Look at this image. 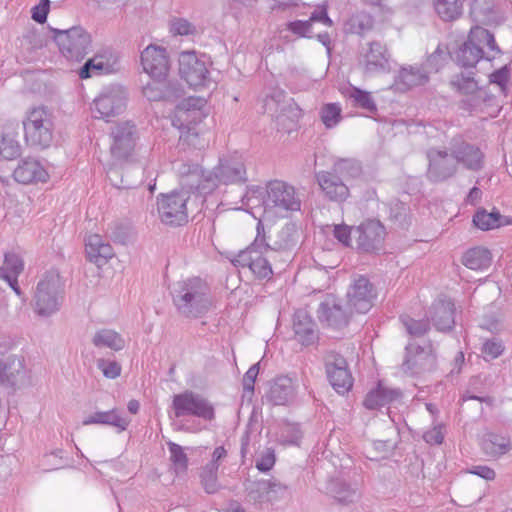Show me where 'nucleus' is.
Segmentation results:
<instances>
[{
    "label": "nucleus",
    "mask_w": 512,
    "mask_h": 512,
    "mask_svg": "<svg viewBox=\"0 0 512 512\" xmlns=\"http://www.w3.org/2000/svg\"><path fill=\"white\" fill-rule=\"evenodd\" d=\"M470 16L476 25L455 53L457 64L463 67H474L481 59L490 61L500 53L493 34L479 25H499L504 21L503 14L485 0H474Z\"/></svg>",
    "instance_id": "nucleus-1"
},
{
    "label": "nucleus",
    "mask_w": 512,
    "mask_h": 512,
    "mask_svg": "<svg viewBox=\"0 0 512 512\" xmlns=\"http://www.w3.org/2000/svg\"><path fill=\"white\" fill-rule=\"evenodd\" d=\"M206 100L202 97L183 99L175 108L172 125L180 131L181 149H202L207 145L204 133L197 125L207 116Z\"/></svg>",
    "instance_id": "nucleus-2"
},
{
    "label": "nucleus",
    "mask_w": 512,
    "mask_h": 512,
    "mask_svg": "<svg viewBox=\"0 0 512 512\" xmlns=\"http://www.w3.org/2000/svg\"><path fill=\"white\" fill-rule=\"evenodd\" d=\"M254 197H262L263 217L268 220L284 218L301 208V200L295 188L280 180L269 182L264 195L258 188L249 189L242 203L249 206Z\"/></svg>",
    "instance_id": "nucleus-3"
},
{
    "label": "nucleus",
    "mask_w": 512,
    "mask_h": 512,
    "mask_svg": "<svg viewBox=\"0 0 512 512\" xmlns=\"http://www.w3.org/2000/svg\"><path fill=\"white\" fill-rule=\"evenodd\" d=\"M273 250L266 240L264 225L258 220L256 237L249 247L240 251L233 259L232 264L242 270L247 269L257 279H270L273 275L271 259Z\"/></svg>",
    "instance_id": "nucleus-4"
},
{
    "label": "nucleus",
    "mask_w": 512,
    "mask_h": 512,
    "mask_svg": "<svg viewBox=\"0 0 512 512\" xmlns=\"http://www.w3.org/2000/svg\"><path fill=\"white\" fill-rule=\"evenodd\" d=\"M208 286L199 277L178 281L173 285L171 295L178 311L187 317H199L210 305Z\"/></svg>",
    "instance_id": "nucleus-5"
},
{
    "label": "nucleus",
    "mask_w": 512,
    "mask_h": 512,
    "mask_svg": "<svg viewBox=\"0 0 512 512\" xmlns=\"http://www.w3.org/2000/svg\"><path fill=\"white\" fill-rule=\"evenodd\" d=\"M26 144L35 150L50 148L55 139V116L44 106L34 107L23 121Z\"/></svg>",
    "instance_id": "nucleus-6"
},
{
    "label": "nucleus",
    "mask_w": 512,
    "mask_h": 512,
    "mask_svg": "<svg viewBox=\"0 0 512 512\" xmlns=\"http://www.w3.org/2000/svg\"><path fill=\"white\" fill-rule=\"evenodd\" d=\"M64 285L57 271L43 275L37 284L34 295V311L40 317H50L61 307Z\"/></svg>",
    "instance_id": "nucleus-7"
},
{
    "label": "nucleus",
    "mask_w": 512,
    "mask_h": 512,
    "mask_svg": "<svg viewBox=\"0 0 512 512\" xmlns=\"http://www.w3.org/2000/svg\"><path fill=\"white\" fill-rule=\"evenodd\" d=\"M60 53L68 60L81 61L92 50V37L81 26L52 29Z\"/></svg>",
    "instance_id": "nucleus-8"
},
{
    "label": "nucleus",
    "mask_w": 512,
    "mask_h": 512,
    "mask_svg": "<svg viewBox=\"0 0 512 512\" xmlns=\"http://www.w3.org/2000/svg\"><path fill=\"white\" fill-rule=\"evenodd\" d=\"M211 61L205 54L183 51L179 55V73L193 88L206 87L211 82L209 67Z\"/></svg>",
    "instance_id": "nucleus-9"
},
{
    "label": "nucleus",
    "mask_w": 512,
    "mask_h": 512,
    "mask_svg": "<svg viewBox=\"0 0 512 512\" xmlns=\"http://www.w3.org/2000/svg\"><path fill=\"white\" fill-rule=\"evenodd\" d=\"M187 191H173L157 198V212L162 223L181 226L188 222Z\"/></svg>",
    "instance_id": "nucleus-10"
},
{
    "label": "nucleus",
    "mask_w": 512,
    "mask_h": 512,
    "mask_svg": "<svg viewBox=\"0 0 512 512\" xmlns=\"http://www.w3.org/2000/svg\"><path fill=\"white\" fill-rule=\"evenodd\" d=\"M126 100V91L122 86H106L92 102V115L94 118L109 121L111 117L118 116L125 110Z\"/></svg>",
    "instance_id": "nucleus-11"
},
{
    "label": "nucleus",
    "mask_w": 512,
    "mask_h": 512,
    "mask_svg": "<svg viewBox=\"0 0 512 512\" xmlns=\"http://www.w3.org/2000/svg\"><path fill=\"white\" fill-rule=\"evenodd\" d=\"M13 343L10 339L0 338V385L15 387L26 377L24 359L10 353Z\"/></svg>",
    "instance_id": "nucleus-12"
},
{
    "label": "nucleus",
    "mask_w": 512,
    "mask_h": 512,
    "mask_svg": "<svg viewBox=\"0 0 512 512\" xmlns=\"http://www.w3.org/2000/svg\"><path fill=\"white\" fill-rule=\"evenodd\" d=\"M174 169L179 177L181 191H196L205 195L214 190L210 171L204 172L199 165L178 161L174 164Z\"/></svg>",
    "instance_id": "nucleus-13"
},
{
    "label": "nucleus",
    "mask_w": 512,
    "mask_h": 512,
    "mask_svg": "<svg viewBox=\"0 0 512 512\" xmlns=\"http://www.w3.org/2000/svg\"><path fill=\"white\" fill-rule=\"evenodd\" d=\"M210 173L214 189L219 184H240L248 179L243 157L236 152L221 157Z\"/></svg>",
    "instance_id": "nucleus-14"
},
{
    "label": "nucleus",
    "mask_w": 512,
    "mask_h": 512,
    "mask_svg": "<svg viewBox=\"0 0 512 512\" xmlns=\"http://www.w3.org/2000/svg\"><path fill=\"white\" fill-rule=\"evenodd\" d=\"M377 292L370 280L359 275L353 278L347 291V304L357 313H367L374 305Z\"/></svg>",
    "instance_id": "nucleus-15"
},
{
    "label": "nucleus",
    "mask_w": 512,
    "mask_h": 512,
    "mask_svg": "<svg viewBox=\"0 0 512 512\" xmlns=\"http://www.w3.org/2000/svg\"><path fill=\"white\" fill-rule=\"evenodd\" d=\"M173 408L176 417L191 415L206 420H211L214 417L212 405L205 398L191 391L175 395Z\"/></svg>",
    "instance_id": "nucleus-16"
},
{
    "label": "nucleus",
    "mask_w": 512,
    "mask_h": 512,
    "mask_svg": "<svg viewBox=\"0 0 512 512\" xmlns=\"http://www.w3.org/2000/svg\"><path fill=\"white\" fill-rule=\"evenodd\" d=\"M325 368L328 380L337 393L345 394L352 388L353 377L342 355L329 352L325 357Z\"/></svg>",
    "instance_id": "nucleus-17"
},
{
    "label": "nucleus",
    "mask_w": 512,
    "mask_h": 512,
    "mask_svg": "<svg viewBox=\"0 0 512 512\" xmlns=\"http://www.w3.org/2000/svg\"><path fill=\"white\" fill-rule=\"evenodd\" d=\"M141 65L156 82L164 81L169 72V58L164 47L149 45L141 52Z\"/></svg>",
    "instance_id": "nucleus-18"
},
{
    "label": "nucleus",
    "mask_w": 512,
    "mask_h": 512,
    "mask_svg": "<svg viewBox=\"0 0 512 512\" xmlns=\"http://www.w3.org/2000/svg\"><path fill=\"white\" fill-rule=\"evenodd\" d=\"M386 232L385 227L378 220H367L353 229V236L358 249L364 252L380 250Z\"/></svg>",
    "instance_id": "nucleus-19"
},
{
    "label": "nucleus",
    "mask_w": 512,
    "mask_h": 512,
    "mask_svg": "<svg viewBox=\"0 0 512 512\" xmlns=\"http://www.w3.org/2000/svg\"><path fill=\"white\" fill-rule=\"evenodd\" d=\"M429 161L427 178L432 182H442L452 177L457 171L455 159L445 150L431 148L427 151Z\"/></svg>",
    "instance_id": "nucleus-20"
},
{
    "label": "nucleus",
    "mask_w": 512,
    "mask_h": 512,
    "mask_svg": "<svg viewBox=\"0 0 512 512\" xmlns=\"http://www.w3.org/2000/svg\"><path fill=\"white\" fill-rule=\"evenodd\" d=\"M405 351V358L401 365V369L406 374H419L422 371L430 369L435 362L430 345L421 347L410 342L406 346Z\"/></svg>",
    "instance_id": "nucleus-21"
},
{
    "label": "nucleus",
    "mask_w": 512,
    "mask_h": 512,
    "mask_svg": "<svg viewBox=\"0 0 512 512\" xmlns=\"http://www.w3.org/2000/svg\"><path fill=\"white\" fill-rule=\"evenodd\" d=\"M284 93L276 91L273 95H269L264 99V108L267 113L275 117L278 130L290 132L296 125V115L291 116L293 111L292 104H285L282 99Z\"/></svg>",
    "instance_id": "nucleus-22"
},
{
    "label": "nucleus",
    "mask_w": 512,
    "mask_h": 512,
    "mask_svg": "<svg viewBox=\"0 0 512 512\" xmlns=\"http://www.w3.org/2000/svg\"><path fill=\"white\" fill-rule=\"evenodd\" d=\"M450 152L455 161L468 170L479 171L483 168L484 153L474 144L454 138L450 144Z\"/></svg>",
    "instance_id": "nucleus-23"
},
{
    "label": "nucleus",
    "mask_w": 512,
    "mask_h": 512,
    "mask_svg": "<svg viewBox=\"0 0 512 512\" xmlns=\"http://www.w3.org/2000/svg\"><path fill=\"white\" fill-rule=\"evenodd\" d=\"M118 69V57L110 50H104L88 59L79 69L81 79L114 73Z\"/></svg>",
    "instance_id": "nucleus-24"
},
{
    "label": "nucleus",
    "mask_w": 512,
    "mask_h": 512,
    "mask_svg": "<svg viewBox=\"0 0 512 512\" xmlns=\"http://www.w3.org/2000/svg\"><path fill=\"white\" fill-rule=\"evenodd\" d=\"M318 319L334 328H341L349 323L350 313L341 305L340 300L332 295H326L317 310Z\"/></svg>",
    "instance_id": "nucleus-25"
},
{
    "label": "nucleus",
    "mask_w": 512,
    "mask_h": 512,
    "mask_svg": "<svg viewBox=\"0 0 512 512\" xmlns=\"http://www.w3.org/2000/svg\"><path fill=\"white\" fill-rule=\"evenodd\" d=\"M362 64L368 74L390 71V54L387 47L379 41H372L362 53Z\"/></svg>",
    "instance_id": "nucleus-26"
},
{
    "label": "nucleus",
    "mask_w": 512,
    "mask_h": 512,
    "mask_svg": "<svg viewBox=\"0 0 512 512\" xmlns=\"http://www.w3.org/2000/svg\"><path fill=\"white\" fill-rule=\"evenodd\" d=\"M316 181L324 193L331 201L342 203L350 195V191L344 180L331 171H318L315 173Z\"/></svg>",
    "instance_id": "nucleus-27"
},
{
    "label": "nucleus",
    "mask_w": 512,
    "mask_h": 512,
    "mask_svg": "<svg viewBox=\"0 0 512 512\" xmlns=\"http://www.w3.org/2000/svg\"><path fill=\"white\" fill-rule=\"evenodd\" d=\"M135 127L129 122L117 123L111 130V153L115 158L127 157L134 147Z\"/></svg>",
    "instance_id": "nucleus-28"
},
{
    "label": "nucleus",
    "mask_w": 512,
    "mask_h": 512,
    "mask_svg": "<svg viewBox=\"0 0 512 512\" xmlns=\"http://www.w3.org/2000/svg\"><path fill=\"white\" fill-rule=\"evenodd\" d=\"M461 107L471 113H480L488 117H496L500 112L496 98L486 90H479L473 96L463 99Z\"/></svg>",
    "instance_id": "nucleus-29"
},
{
    "label": "nucleus",
    "mask_w": 512,
    "mask_h": 512,
    "mask_svg": "<svg viewBox=\"0 0 512 512\" xmlns=\"http://www.w3.org/2000/svg\"><path fill=\"white\" fill-rule=\"evenodd\" d=\"M14 179L22 184L33 182H46L49 174L44 166L34 158H25L20 161L13 173Z\"/></svg>",
    "instance_id": "nucleus-30"
},
{
    "label": "nucleus",
    "mask_w": 512,
    "mask_h": 512,
    "mask_svg": "<svg viewBox=\"0 0 512 512\" xmlns=\"http://www.w3.org/2000/svg\"><path fill=\"white\" fill-rule=\"evenodd\" d=\"M455 306L449 299L435 301L429 310V319L438 331H449L455 324Z\"/></svg>",
    "instance_id": "nucleus-31"
},
{
    "label": "nucleus",
    "mask_w": 512,
    "mask_h": 512,
    "mask_svg": "<svg viewBox=\"0 0 512 512\" xmlns=\"http://www.w3.org/2000/svg\"><path fill=\"white\" fill-rule=\"evenodd\" d=\"M23 269L24 262L18 254L14 252L5 253L3 266H0V279L6 281L19 297H21L23 293L18 286V277Z\"/></svg>",
    "instance_id": "nucleus-32"
},
{
    "label": "nucleus",
    "mask_w": 512,
    "mask_h": 512,
    "mask_svg": "<svg viewBox=\"0 0 512 512\" xmlns=\"http://www.w3.org/2000/svg\"><path fill=\"white\" fill-rule=\"evenodd\" d=\"M429 80V71L422 66L402 67L396 77L395 86L400 91H407L424 85Z\"/></svg>",
    "instance_id": "nucleus-33"
},
{
    "label": "nucleus",
    "mask_w": 512,
    "mask_h": 512,
    "mask_svg": "<svg viewBox=\"0 0 512 512\" xmlns=\"http://www.w3.org/2000/svg\"><path fill=\"white\" fill-rule=\"evenodd\" d=\"M295 338L304 346H309L317 340L315 324L306 311L298 310L293 317Z\"/></svg>",
    "instance_id": "nucleus-34"
},
{
    "label": "nucleus",
    "mask_w": 512,
    "mask_h": 512,
    "mask_svg": "<svg viewBox=\"0 0 512 512\" xmlns=\"http://www.w3.org/2000/svg\"><path fill=\"white\" fill-rule=\"evenodd\" d=\"M85 248L89 260L97 265L105 264L115 255L112 246L98 234L87 237Z\"/></svg>",
    "instance_id": "nucleus-35"
},
{
    "label": "nucleus",
    "mask_w": 512,
    "mask_h": 512,
    "mask_svg": "<svg viewBox=\"0 0 512 512\" xmlns=\"http://www.w3.org/2000/svg\"><path fill=\"white\" fill-rule=\"evenodd\" d=\"M295 397V385L291 378L278 377L271 385L267 398L274 405H285Z\"/></svg>",
    "instance_id": "nucleus-36"
},
{
    "label": "nucleus",
    "mask_w": 512,
    "mask_h": 512,
    "mask_svg": "<svg viewBox=\"0 0 512 512\" xmlns=\"http://www.w3.org/2000/svg\"><path fill=\"white\" fill-rule=\"evenodd\" d=\"M129 420L122 417L116 409L97 411L83 419V425L104 424L116 427L119 432L127 429Z\"/></svg>",
    "instance_id": "nucleus-37"
},
{
    "label": "nucleus",
    "mask_w": 512,
    "mask_h": 512,
    "mask_svg": "<svg viewBox=\"0 0 512 512\" xmlns=\"http://www.w3.org/2000/svg\"><path fill=\"white\" fill-rule=\"evenodd\" d=\"M512 449V442L508 435L501 433H489L483 440L485 454L493 459H499L509 453Z\"/></svg>",
    "instance_id": "nucleus-38"
},
{
    "label": "nucleus",
    "mask_w": 512,
    "mask_h": 512,
    "mask_svg": "<svg viewBox=\"0 0 512 512\" xmlns=\"http://www.w3.org/2000/svg\"><path fill=\"white\" fill-rule=\"evenodd\" d=\"M491 253L484 247H474L462 256V264L471 270H484L491 264Z\"/></svg>",
    "instance_id": "nucleus-39"
},
{
    "label": "nucleus",
    "mask_w": 512,
    "mask_h": 512,
    "mask_svg": "<svg viewBox=\"0 0 512 512\" xmlns=\"http://www.w3.org/2000/svg\"><path fill=\"white\" fill-rule=\"evenodd\" d=\"M92 343L97 348H109L113 351H120L125 347L123 337L112 329H100L92 337Z\"/></svg>",
    "instance_id": "nucleus-40"
},
{
    "label": "nucleus",
    "mask_w": 512,
    "mask_h": 512,
    "mask_svg": "<svg viewBox=\"0 0 512 512\" xmlns=\"http://www.w3.org/2000/svg\"><path fill=\"white\" fill-rule=\"evenodd\" d=\"M328 490L340 504L348 505L358 498L357 487L340 479L332 480L329 483Z\"/></svg>",
    "instance_id": "nucleus-41"
},
{
    "label": "nucleus",
    "mask_w": 512,
    "mask_h": 512,
    "mask_svg": "<svg viewBox=\"0 0 512 512\" xmlns=\"http://www.w3.org/2000/svg\"><path fill=\"white\" fill-rule=\"evenodd\" d=\"M298 229L295 224H285L277 233V238L270 247L275 255L277 251L288 250L296 246L298 242Z\"/></svg>",
    "instance_id": "nucleus-42"
},
{
    "label": "nucleus",
    "mask_w": 512,
    "mask_h": 512,
    "mask_svg": "<svg viewBox=\"0 0 512 512\" xmlns=\"http://www.w3.org/2000/svg\"><path fill=\"white\" fill-rule=\"evenodd\" d=\"M332 171L343 180L357 179L362 175V165L354 158H337L333 162Z\"/></svg>",
    "instance_id": "nucleus-43"
},
{
    "label": "nucleus",
    "mask_w": 512,
    "mask_h": 512,
    "mask_svg": "<svg viewBox=\"0 0 512 512\" xmlns=\"http://www.w3.org/2000/svg\"><path fill=\"white\" fill-rule=\"evenodd\" d=\"M434 8L438 16L444 21H453L462 14L460 0H435Z\"/></svg>",
    "instance_id": "nucleus-44"
},
{
    "label": "nucleus",
    "mask_w": 512,
    "mask_h": 512,
    "mask_svg": "<svg viewBox=\"0 0 512 512\" xmlns=\"http://www.w3.org/2000/svg\"><path fill=\"white\" fill-rule=\"evenodd\" d=\"M319 117L326 129L335 128L342 120L340 103H326L319 110Z\"/></svg>",
    "instance_id": "nucleus-45"
},
{
    "label": "nucleus",
    "mask_w": 512,
    "mask_h": 512,
    "mask_svg": "<svg viewBox=\"0 0 512 512\" xmlns=\"http://www.w3.org/2000/svg\"><path fill=\"white\" fill-rule=\"evenodd\" d=\"M501 218L502 216L499 212L493 211L488 213L483 209L475 213L473 223L477 228L487 231L500 227L502 225Z\"/></svg>",
    "instance_id": "nucleus-46"
},
{
    "label": "nucleus",
    "mask_w": 512,
    "mask_h": 512,
    "mask_svg": "<svg viewBox=\"0 0 512 512\" xmlns=\"http://www.w3.org/2000/svg\"><path fill=\"white\" fill-rule=\"evenodd\" d=\"M269 487V482L265 479L249 482L246 487L249 500L260 504L269 503Z\"/></svg>",
    "instance_id": "nucleus-47"
},
{
    "label": "nucleus",
    "mask_w": 512,
    "mask_h": 512,
    "mask_svg": "<svg viewBox=\"0 0 512 512\" xmlns=\"http://www.w3.org/2000/svg\"><path fill=\"white\" fill-rule=\"evenodd\" d=\"M302 431L298 424L286 423L281 427L278 441L282 445H299Z\"/></svg>",
    "instance_id": "nucleus-48"
},
{
    "label": "nucleus",
    "mask_w": 512,
    "mask_h": 512,
    "mask_svg": "<svg viewBox=\"0 0 512 512\" xmlns=\"http://www.w3.org/2000/svg\"><path fill=\"white\" fill-rule=\"evenodd\" d=\"M349 97L354 101L356 106L371 113L377 111L376 103L369 92L353 87L349 93Z\"/></svg>",
    "instance_id": "nucleus-49"
},
{
    "label": "nucleus",
    "mask_w": 512,
    "mask_h": 512,
    "mask_svg": "<svg viewBox=\"0 0 512 512\" xmlns=\"http://www.w3.org/2000/svg\"><path fill=\"white\" fill-rule=\"evenodd\" d=\"M170 461L177 473L184 472L187 469L188 458L182 446L174 443H168Z\"/></svg>",
    "instance_id": "nucleus-50"
},
{
    "label": "nucleus",
    "mask_w": 512,
    "mask_h": 512,
    "mask_svg": "<svg viewBox=\"0 0 512 512\" xmlns=\"http://www.w3.org/2000/svg\"><path fill=\"white\" fill-rule=\"evenodd\" d=\"M400 321L406 332L414 337L423 336L429 330V323L426 320H415L409 316H401Z\"/></svg>",
    "instance_id": "nucleus-51"
},
{
    "label": "nucleus",
    "mask_w": 512,
    "mask_h": 512,
    "mask_svg": "<svg viewBox=\"0 0 512 512\" xmlns=\"http://www.w3.org/2000/svg\"><path fill=\"white\" fill-rule=\"evenodd\" d=\"M451 83L458 91L465 94L466 98L473 96L481 90L472 77L464 76L463 74L455 76Z\"/></svg>",
    "instance_id": "nucleus-52"
},
{
    "label": "nucleus",
    "mask_w": 512,
    "mask_h": 512,
    "mask_svg": "<svg viewBox=\"0 0 512 512\" xmlns=\"http://www.w3.org/2000/svg\"><path fill=\"white\" fill-rule=\"evenodd\" d=\"M21 146L18 141L3 137L0 141V157L5 160H13L20 156Z\"/></svg>",
    "instance_id": "nucleus-53"
},
{
    "label": "nucleus",
    "mask_w": 512,
    "mask_h": 512,
    "mask_svg": "<svg viewBox=\"0 0 512 512\" xmlns=\"http://www.w3.org/2000/svg\"><path fill=\"white\" fill-rule=\"evenodd\" d=\"M217 472L218 470L216 469H211L205 466L203 467L201 473V483L204 490L209 494L216 493L220 488L217 478Z\"/></svg>",
    "instance_id": "nucleus-54"
},
{
    "label": "nucleus",
    "mask_w": 512,
    "mask_h": 512,
    "mask_svg": "<svg viewBox=\"0 0 512 512\" xmlns=\"http://www.w3.org/2000/svg\"><path fill=\"white\" fill-rule=\"evenodd\" d=\"M96 364L104 377L108 379H115L121 374V365L114 360L99 358Z\"/></svg>",
    "instance_id": "nucleus-55"
},
{
    "label": "nucleus",
    "mask_w": 512,
    "mask_h": 512,
    "mask_svg": "<svg viewBox=\"0 0 512 512\" xmlns=\"http://www.w3.org/2000/svg\"><path fill=\"white\" fill-rule=\"evenodd\" d=\"M447 59V51L438 45L436 50L427 58L425 69L430 72H437Z\"/></svg>",
    "instance_id": "nucleus-56"
},
{
    "label": "nucleus",
    "mask_w": 512,
    "mask_h": 512,
    "mask_svg": "<svg viewBox=\"0 0 512 512\" xmlns=\"http://www.w3.org/2000/svg\"><path fill=\"white\" fill-rule=\"evenodd\" d=\"M170 31L180 36L194 35L197 32L196 27L184 18L173 19L170 23Z\"/></svg>",
    "instance_id": "nucleus-57"
},
{
    "label": "nucleus",
    "mask_w": 512,
    "mask_h": 512,
    "mask_svg": "<svg viewBox=\"0 0 512 512\" xmlns=\"http://www.w3.org/2000/svg\"><path fill=\"white\" fill-rule=\"evenodd\" d=\"M287 30L303 38L312 37V25L308 20H295L287 23Z\"/></svg>",
    "instance_id": "nucleus-58"
},
{
    "label": "nucleus",
    "mask_w": 512,
    "mask_h": 512,
    "mask_svg": "<svg viewBox=\"0 0 512 512\" xmlns=\"http://www.w3.org/2000/svg\"><path fill=\"white\" fill-rule=\"evenodd\" d=\"M386 212L389 213L391 220L401 223L406 217V206L399 200H392L391 202L384 204Z\"/></svg>",
    "instance_id": "nucleus-59"
},
{
    "label": "nucleus",
    "mask_w": 512,
    "mask_h": 512,
    "mask_svg": "<svg viewBox=\"0 0 512 512\" xmlns=\"http://www.w3.org/2000/svg\"><path fill=\"white\" fill-rule=\"evenodd\" d=\"M269 482L268 496L269 502L283 499L288 494V487L276 479H267Z\"/></svg>",
    "instance_id": "nucleus-60"
},
{
    "label": "nucleus",
    "mask_w": 512,
    "mask_h": 512,
    "mask_svg": "<svg viewBox=\"0 0 512 512\" xmlns=\"http://www.w3.org/2000/svg\"><path fill=\"white\" fill-rule=\"evenodd\" d=\"M503 350L502 342L497 339L487 340L482 347L485 359H496L503 353Z\"/></svg>",
    "instance_id": "nucleus-61"
},
{
    "label": "nucleus",
    "mask_w": 512,
    "mask_h": 512,
    "mask_svg": "<svg viewBox=\"0 0 512 512\" xmlns=\"http://www.w3.org/2000/svg\"><path fill=\"white\" fill-rule=\"evenodd\" d=\"M379 386L381 389V397H382L381 401L383 402V406L388 405V404L397 403L401 400L402 392L400 389L387 387V386L383 385L382 382H379Z\"/></svg>",
    "instance_id": "nucleus-62"
},
{
    "label": "nucleus",
    "mask_w": 512,
    "mask_h": 512,
    "mask_svg": "<svg viewBox=\"0 0 512 512\" xmlns=\"http://www.w3.org/2000/svg\"><path fill=\"white\" fill-rule=\"evenodd\" d=\"M275 464V454L270 448H267L261 453L256 460V468L261 472H267L273 468Z\"/></svg>",
    "instance_id": "nucleus-63"
},
{
    "label": "nucleus",
    "mask_w": 512,
    "mask_h": 512,
    "mask_svg": "<svg viewBox=\"0 0 512 512\" xmlns=\"http://www.w3.org/2000/svg\"><path fill=\"white\" fill-rule=\"evenodd\" d=\"M259 374V363L253 364L243 376L242 384L244 392L253 394L254 384Z\"/></svg>",
    "instance_id": "nucleus-64"
}]
</instances>
